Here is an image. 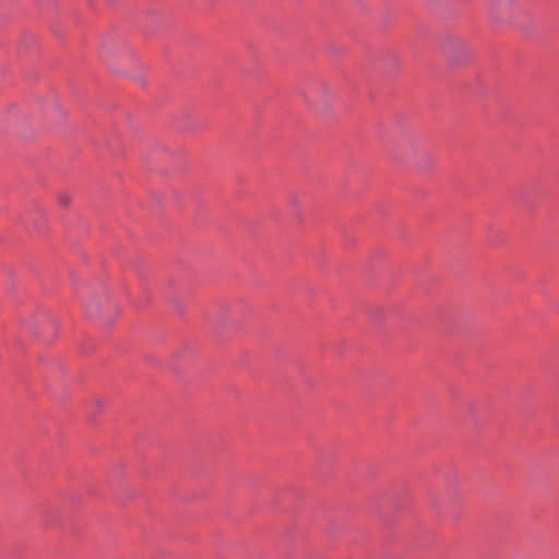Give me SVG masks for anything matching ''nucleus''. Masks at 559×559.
Wrapping results in <instances>:
<instances>
[{
  "instance_id": "f03ea898",
  "label": "nucleus",
  "mask_w": 559,
  "mask_h": 559,
  "mask_svg": "<svg viewBox=\"0 0 559 559\" xmlns=\"http://www.w3.org/2000/svg\"><path fill=\"white\" fill-rule=\"evenodd\" d=\"M491 14L495 19L500 17V13L498 12V9H496V8H491Z\"/></svg>"
},
{
  "instance_id": "f257e3e1",
  "label": "nucleus",
  "mask_w": 559,
  "mask_h": 559,
  "mask_svg": "<svg viewBox=\"0 0 559 559\" xmlns=\"http://www.w3.org/2000/svg\"><path fill=\"white\" fill-rule=\"evenodd\" d=\"M90 316H96L99 309V299L96 296H93L91 302L86 306Z\"/></svg>"
},
{
  "instance_id": "7ed1b4c3",
  "label": "nucleus",
  "mask_w": 559,
  "mask_h": 559,
  "mask_svg": "<svg viewBox=\"0 0 559 559\" xmlns=\"http://www.w3.org/2000/svg\"><path fill=\"white\" fill-rule=\"evenodd\" d=\"M508 5H512V0H506Z\"/></svg>"
}]
</instances>
